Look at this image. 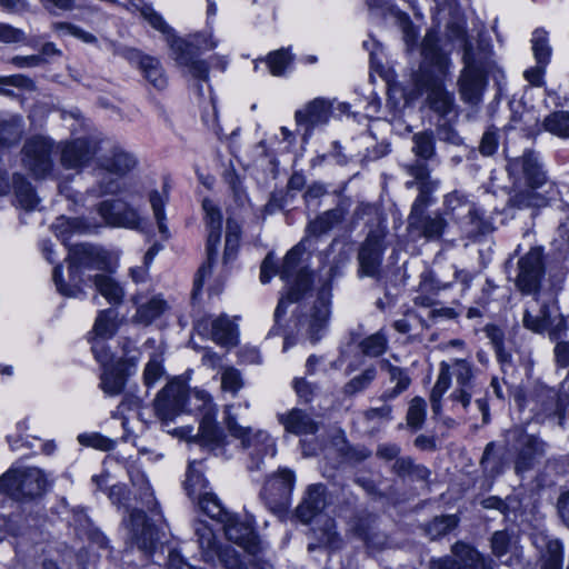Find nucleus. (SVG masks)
<instances>
[{"label":"nucleus","instance_id":"72a5a7b5","mask_svg":"<svg viewBox=\"0 0 569 569\" xmlns=\"http://www.w3.org/2000/svg\"><path fill=\"white\" fill-rule=\"evenodd\" d=\"M203 461V459L192 460L189 461L187 466L183 489L190 499H194L197 496L199 497L200 493L207 492L206 490L209 488L210 483L204 472L196 467L197 465H202Z\"/></svg>","mask_w":569,"mask_h":569},{"label":"nucleus","instance_id":"ea45409f","mask_svg":"<svg viewBox=\"0 0 569 569\" xmlns=\"http://www.w3.org/2000/svg\"><path fill=\"white\" fill-rule=\"evenodd\" d=\"M263 61L271 76L282 77L287 70L293 66L295 54L290 48H280L278 50L270 51Z\"/></svg>","mask_w":569,"mask_h":569},{"label":"nucleus","instance_id":"4468645a","mask_svg":"<svg viewBox=\"0 0 569 569\" xmlns=\"http://www.w3.org/2000/svg\"><path fill=\"white\" fill-rule=\"evenodd\" d=\"M97 212L103 222L112 228L137 230L142 219L139 210L122 199H107L97 204Z\"/></svg>","mask_w":569,"mask_h":569},{"label":"nucleus","instance_id":"7c9ffc66","mask_svg":"<svg viewBox=\"0 0 569 569\" xmlns=\"http://www.w3.org/2000/svg\"><path fill=\"white\" fill-rule=\"evenodd\" d=\"M12 188L14 197L20 204L27 211H32L37 208L40 199L38 197L36 188L29 181V179L20 173L14 172L12 176Z\"/></svg>","mask_w":569,"mask_h":569},{"label":"nucleus","instance_id":"58836bf2","mask_svg":"<svg viewBox=\"0 0 569 569\" xmlns=\"http://www.w3.org/2000/svg\"><path fill=\"white\" fill-rule=\"evenodd\" d=\"M119 329L118 312L113 308L100 310L94 320L92 332L97 338L111 339Z\"/></svg>","mask_w":569,"mask_h":569},{"label":"nucleus","instance_id":"dca6fc26","mask_svg":"<svg viewBox=\"0 0 569 569\" xmlns=\"http://www.w3.org/2000/svg\"><path fill=\"white\" fill-rule=\"evenodd\" d=\"M452 556H443L430 561V569H480L483 555L473 545L459 540L451 547Z\"/></svg>","mask_w":569,"mask_h":569},{"label":"nucleus","instance_id":"0e129e2a","mask_svg":"<svg viewBox=\"0 0 569 569\" xmlns=\"http://www.w3.org/2000/svg\"><path fill=\"white\" fill-rule=\"evenodd\" d=\"M78 440L82 446L91 447L101 451H110L114 446L112 439L99 432L90 435L81 433L78 437Z\"/></svg>","mask_w":569,"mask_h":569},{"label":"nucleus","instance_id":"49530a36","mask_svg":"<svg viewBox=\"0 0 569 569\" xmlns=\"http://www.w3.org/2000/svg\"><path fill=\"white\" fill-rule=\"evenodd\" d=\"M427 418V402L422 397L416 396L411 399L406 420L411 432L419 431Z\"/></svg>","mask_w":569,"mask_h":569},{"label":"nucleus","instance_id":"39448f33","mask_svg":"<svg viewBox=\"0 0 569 569\" xmlns=\"http://www.w3.org/2000/svg\"><path fill=\"white\" fill-rule=\"evenodd\" d=\"M201 210L207 232L204 243L207 257L206 262L199 267L194 274L192 287L193 297L202 290L207 270H210L217 262L223 230V212L219 204L209 197H204L201 201Z\"/></svg>","mask_w":569,"mask_h":569},{"label":"nucleus","instance_id":"6e6d98bb","mask_svg":"<svg viewBox=\"0 0 569 569\" xmlns=\"http://www.w3.org/2000/svg\"><path fill=\"white\" fill-rule=\"evenodd\" d=\"M223 423L233 438L241 440L244 446L250 443L251 428L239 425L237 416L230 409H226L223 412Z\"/></svg>","mask_w":569,"mask_h":569},{"label":"nucleus","instance_id":"6e6552de","mask_svg":"<svg viewBox=\"0 0 569 569\" xmlns=\"http://www.w3.org/2000/svg\"><path fill=\"white\" fill-rule=\"evenodd\" d=\"M465 67L461 70L457 86L460 99L470 107H478L483 101L489 84L486 68L475 60L473 48L468 43L463 52Z\"/></svg>","mask_w":569,"mask_h":569},{"label":"nucleus","instance_id":"052dcab7","mask_svg":"<svg viewBox=\"0 0 569 569\" xmlns=\"http://www.w3.org/2000/svg\"><path fill=\"white\" fill-rule=\"evenodd\" d=\"M491 552L497 558L506 556L511 548V535L507 529L497 530L490 539Z\"/></svg>","mask_w":569,"mask_h":569},{"label":"nucleus","instance_id":"1a4fd4ad","mask_svg":"<svg viewBox=\"0 0 569 569\" xmlns=\"http://www.w3.org/2000/svg\"><path fill=\"white\" fill-rule=\"evenodd\" d=\"M123 355L100 370L99 388L106 396L116 397L124 392L130 378L136 373L139 358L128 356L129 346L122 347Z\"/></svg>","mask_w":569,"mask_h":569},{"label":"nucleus","instance_id":"680f3d73","mask_svg":"<svg viewBox=\"0 0 569 569\" xmlns=\"http://www.w3.org/2000/svg\"><path fill=\"white\" fill-rule=\"evenodd\" d=\"M499 132L495 126L489 127L482 134L479 143V152L483 157L493 156L499 148Z\"/></svg>","mask_w":569,"mask_h":569},{"label":"nucleus","instance_id":"5701e85b","mask_svg":"<svg viewBox=\"0 0 569 569\" xmlns=\"http://www.w3.org/2000/svg\"><path fill=\"white\" fill-rule=\"evenodd\" d=\"M217 408H211L202 413L199 421L198 433L194 440L211 450L227 445V435L217 421Z\"/></svg>","mask_w":569,"mask_h":569},{"label":"nucleus","instance_id":"a878e982","mask_svg":"<svg viewBox=\"0 0 569 569\" xmlns=\"http://www.w3.org/2000/svg\"><path fill=\"white\" fill-rule=\"evenodd\" d=\"M401 481L410 483H430L431 470L423 463H417L410 456H402L398 458L391 468Z\"/></svg>","mask_w":569,"mask_h":569},{"label":"nucleus","instance_id":"f03ea898","mask_svg":"<svg viewBox=\"0 0 569 569\" xmlns=\"http://www.w3.org/2000/svg\"><path fill=\"white\" fill-rule=\"evenodd\" d=\"M198 503L201 511L220 523H222L226 539L240 547L253 559L251 566L254 569H262L263 560L262 541L257 530L256 518L247 515L244 519L236 512H230L222 505L214 492H202L199 495Z\"/></svg>","mask_w":569,"mask_h":569},{"label":"nucleus","instance_id":"5fc2aeb1","mask_svg":"<svg viewBox=\"0 0 569 569\" xmlns=\"http://www.w3.org/2000/svg\"><path fill=\"white\" fill-rule=\"evenodd\" d=\"M563 557L562 542L560 540L550 541L547 546V552L543 556L540 569H562Z\"/></svg>","mask_w":569,"mask_h":569},{"label":"nucleus","instance_id":"338daca9","mask_svg":"<svg viewBox=\"0 0 569 569\" xmlns=\"http://www.w3.org/2000/svg\"><path fill=\"white\" fill-rule=\"evenodd\" d=\"M295 303L293 301H289L288 293L284 292L278 300L273 312V325L268 332V337L278 336L280 331L283 329L282 320L287 315V310L289 305Z\"/></svg>","mask_w":569,"mask_h":569},{"label":"nucleus","instance_id":"7ed1b4c3","mask_svg":"<svg viewBox=\"0 0 569 569\" xmlns=\"http://www.w3.org/2000/svg\"><path fill=\"white\" fill-rule=\"evenodd\" d=\"M506 171L515 186H523L510 197L511 207L522 210L548 206V198L538 191L547 183L548 172L536 150L526 148L521 156L508 158Z\"/></svg>","mask_w":569,"mask_h":569},{"label":"nucleus","instance_id":"ddd939ff","mask_svg":"<svg viewBox=\"0 0 569 569\" xmlns=\"http://www.w3.org/2000/svg\"><path fill=\"white\" fill-rule=\"evenodd\" d=\"M189 402L187 381L176 377L157 393L153 407L158 418L164 420L173 417L178 411H183Z\"/></svg>","mask_w":569,"mask_h":569},{"label":"nucleus","instance_id":"13d9d810","mask_svg":"<svg viewBox=\"0 0 569 569\" xmlns=\"http://www.w3.org/2000/svg\"><path fill=\"white\" fill-rule=\"evenodd\" d=\"M523 111L512 110L510 122L515 128H519L523 131H527L530 136H536L537 133H532L536 127V119L533 117V110H528L526 104H522Z\"/></svg>","mask_w":569,"mask_h":569},{"label":"nucleus","instance_id":"423d86ee","mask_svg":"<svg viewBox=\"0 0 569 569\" xmlns=\"http://www.w3.org/2000/svg\"><path fill=\"white\" fill-rule=\"evenodd\" d=\"M172 44L174 60L180 67L188 68L193 78L200 81H208L210 77L209 63L200 59L202 50H213L217 41L211 34L196 32L186 39H178Z\"/></svg>","mask_w":569,"mask_h":569},{"label":"nucleus","instance_id":"79ce46f5","mask_svg":"<svg viewBox=\"0 0 569 569\" xmlns=\"http://www.w3.org/2000/svg\"><path fill=\"white\" fill-rule=\"evenodd\" d=\"M23 132V121L20 116L0 121V148H10L19 144Z\"/></svg>","mask_w":569,"mask_h":569},{"label":"nucleus","instance_id":"f8f14e48","mask_svg":"<svg viewBox=\"0 0 569 569\" xmlns=\"http://www.w3.org/2000/svg\"><path fill=\"white\" fill-rule=\"evenodd\" d=\"M333 116V102L325 97L309 100L301 109L295 112V121L298 130H302L301 140L308 143L316 128L327 126Z\"/></svg>","mask_w":569,"mask_h":569},{"label":"nucleus","instance_id":"c85d7f7f","mask_svg":"<svg viewBox=\"0 0 569 569\" xmlns=\"http://www.w3.org/2000/svg\"><path fill=\"white\" fill-rule=\"evenodd\" d=\"M536 129L532 133L546 131L561 139H569V110H555L547 114L542 122L536 119Z\"/></svg>","mask_w":569,"mask_h":569},{"label":"nucleus","instance_id":"0eeeda50","mask_svg":"<svg viewBox=\"0 0 569 569\" xmlns=\"http://www.w3.org/2000/svg\"><path fill=\"white\" fill-rule=\"evenodd\" d=\"M547 274V253L542 244L531 246L519 257L515 286L521 296H537L541 292Z\"/></svg>","mask_w":569,"mask_h":569},{"label":"nucleus","instance_id":"8fccbe9b","mask_svg":"<svg viewBox=\"0 0 569 569\" xmlns=\"http://www.w3.org/2000/svg\"><path fill=\"white\" fill-rule=\"evenodd\" d=\"M531 43L536 63L548 66L552 54V49L548 40V32L545 29H536Z\"/></svg>","mask_w":569,"mask_h":569},{"label":"nucleus","instance_id":"2eb2a0df","mask_svg":"<svg viewBox=\"0 0 569 569\" xmlns=\"http://www.w3.org/2000/svg\"><path fill=\"white\" fill-rule=\"evenodd\" d=\"M296 472L288 468H279L267 481L261 495L273 509H286L291 502L292 491L296 486Z\"/></svg>","mask_w":569,"mask_h":569},{"label":"nucleus","instance_id":"cd10ccee","mask_svg":"<svg viewBox=\"0 0 569 569\" xmlns=\"http://www.w3.org/2000/svg\"><path fill=\"white\" fill-rule=\"evenodd\" d=\"M284 430L296 436L313 435L318 430L317 422L306 411L292 408L280 417Z\"/></svg>","mask_w":569,"mask_h":569},{"label":"nucleus","instance_id":"4c0bfd02","mask_svg":"<svg viewBox=\"0 0 569 569\" xmlns=\"http://www.w3.org/2000/svg\"><path fill=\"white\" fill-rule=\"evenodd\" d=\"M459 522L460 518L458 515L442 513L429 520L425 525L423 530L431 540H439L458 528Z\"/></svg>","mask_w":569,"mask_h":569},{"label":"nucleus","instance_id":"6ab92c4d","mask_svg":"<svg viewBox=\"0 0 569 569\" xmlns=\"http://www.w3.org/2000/svg\"><path fill=\"white\" fill-rule=\"evenodd\" d=\"M69 281L64 280L63 266L58 263L52 269V280L58 293L64 298H77L83 293L84 269L72 258H67Z\"/></svg>","mask_w":569,"mask_h":569},{"label":"nucleus","instance_id":"de8ad7c7","mask_svg":"<svg viewBox=\"0 0 569 569\" xmlns=\"http://www.w3.org/2000/svg\"><path fill=\"white\" fill-rule=\"evenodd\" d=\"M452 375L456 377L457 386L475 387L476 367L470 359L453 358L451 359Z\"/></svg>","mask_w":569,"mask_h":569},{"label":"nucleus","instance_id":"864d4df0","mask_svg":"<svg viewBox=\"0 0 569 569\" xmlns=\"http://www.w3.org/2000/svg\"><path fill=\"white\" fill-rule=\"evenodd\" d=\"M149 201L153 210L154 219L158 224L159 232L161 234L168 233L169 229L167 226L166 203L164 198L157 189H153L149 193Z\"/></svg>","mask_w":569,"mask_h":569},{"label":"nucleus","instance_id":"c03bdc74","mask_svg":"<svg viewBox=\"0 0 569 569\" xmlns=\"http://www.w3.org/2000/svg\"><path fill=\"white\" fill-rule=\"evenodd\" d=\"M358 348L363 356L378 358L388 349L387 335L382 330L371 333L359 341Z\"/></svg>","mask_w":569,"mask_h":569},{"label":"nucleus","instance_id":"4be33fe9","mask_svg":"<svg viewBox=\"0 0 569 569\" xmlns=\"http://www.w3.org/2000/svg\"><path fill=\"white\" fill-rule=\"evenodd\" d=\"M68 254L87 270L113 271L110 253L101 247L78 243L70 247Z\"/></svg>","mask_w":569,"mask_h":569},{"label":"nucleus","instance_id":"473e14b6","mask_svg":"<svg viewBox=\"0 0 569 569\" xmlns=\"http://www.w3.org/2000/svg\"><path fill=\"white\" fill-rule=\"evenodd\" d=\"M452 383V371L451 365L447 361H441L439 363V373L436 380L435 386L430 391V405L431 409L435 413H439L442 409V398L445 393L449 390Z\"/></svg>","mask_w":569,"mask_h":569},{"label":"nucleus","instance_id":"a18cd8bd","mask_svg":"<svg viewBox=\"0 0 569 569\" xmlns=\"http://www.w3.org/2000/svg\"><path fill=\"white\" fill-rule=\"evenodd\" d=\"M306 252V247L303 241L298 242L292 248H290L280 263L282 267L281 270V280L288 281L290 276H293L301 268L302 257Z\"/></svg>","mask_w":569,"mask_h":569},{"label":"nucleus","instance_id":"69168bd1","mask_svg":"<svg viewBox=\"0 0 569 569\" xmlns=\"http://www.w3.org/2000/svg\"><path fill=\"white\" fill-rule=\"evenodd\" d=\"M200 548L202 550V558L206 562H214L218 560L220 556V549L223 548V543H221L214 535H210L209 537H201Z\"/></svg>","mask_w":569,"mask_h":569},{"label":"nucleus","instance_id":"a211bd4d","mask_svg":"<svg viewBox=\"0 0 569 569\" xmlns=\"http://www.w3.org/2000/svg\"><path fill=\"white\" fill-rule=\"evenodd\" d=\"M385 251V233L370 231L358 251L359 273L375 277L381 267Z\"/></svg>","mask_w":569,"mask_h":569},{"label":"nucleus","instance_id":"37998d69","mask_svg":"<svg viewBox=\"0 0 569 569\" xmlns=\"http://www.w3.org/2000/svg\"><path fill=\"white\" fill-rule=\"evenodd\" d=\"M468 223L471 227L469 238L472 240H481L495 230L492 222L485 217V212L477 208L475 203L471 204L468 211Z\"/></svg>","mask_w":569,"mask_h":569},{"label":"nucleus","instance_id":"b1692460","mask_svg":"<svg viewBox=\"0 0 569 569\" xmlns=\"http://www.w3.org/2000/svg\"><path fill=\"white\" fill-rule=\"evenodd\" d=\"M142 298L140 292L131 296V302L136 307L133 322L150 326L167 311L169 305L161 293L152 296L144 303L141 302Z\"/></svg>","mask_w":569,"mask_h":569},{"label":"nucleus","instance_id":"c756f323","mask_svg":"<svg viewBox=\"0 0 569 569\" xmlns=\"http://www.w3.org/2000/svg\"><path fill=\"white\" fill-rule=\"evenodd\" d=\"M211 339L219 346H237L239 343L238 326L227 315L211 321Z\"/></svg>","mask_w":569,"mask_h":569},{"label":"nucleus","instance_id":"e2e57ef3","mask_svg":"<svg viewBox=\"0 0 569 569\" xmlns=\"http://www.w3.org/2000/svg\"><path fill=\"white\" fill-rule=\"evenodd\" d=\"M56 29L60 32L72 36L73 38L79 39L84 43L92 44V43L97 42V37L93 33L84 30L83 28H81L72 22H68V21L57 22Z\"/></svg>","mask_w":569,"mask_h":569},{"label":"nucleus","instance_id":"2f4dec72","mask_svg":"<svg viewBox=\"0 0 569 569\" xmlns=\"http://www.w3.org/2000/svg\"><path fill=\"white\" fill-rule=\"evenodd\" d=\"M91 280L97 292H99L108 303L114 307L122 305L124 299V289L119 281L104 273H97Z\"/></svg>","mask_w":569,"mask_h":569},{"label":"nucleus","instance_id":"e433bc0d","mask_svg":"<svg viewBox=\"0 0 569 569\" xmlns=\"http://www.w3.org/2000/svg\"><path fill=\"white\" fill-rule=\"evenodd\" d=\"M141 17L148 21V23L153 28L154 30L159 31L161 34H163L170 50H172V44L176 43L174 41L178 39H184L183 37H180L177 34L174 28H172L162 17V14L158 11H156L151 4H144L142 8L139 9Z\"/></svg>","mask_w":569,"mask_h":569},{"label":"nucleus","instance_id":"3c124183","mask_svg":"<svg viewBox=\"0 0 569 569\" xmlns=\"http://www.w3.org/2000/svg\"><path fill=\"white\" fill-rule=\"evenodd\" d=\"M377 370L375 367L366 368L361 373L351 378L345 383L342 392L346 397H353L357 393L366 390L371 382L376 379Z\"/></svg>","mask_w":569,"mask_h":569},{"label":"nucleus","instance_id":"4d7b16f0","mask_svg":"<svg viewBox=\"0 0 569 569\" xmlns=\"http://www.w3.org/2000/svg\"><path fill=\"white\" fill-rule=\"evenodd\" d=\"M413 142L417 157L429 160L435 154L436 140L432 132L423 131L415 134Z\"/></svg>","mask_w":569,"mask_h":569},{"label":"nucleus","instance_id":"393cba45","mask_svg":"<svg viewBox=\"0 0 569 569\" xmlns=\"http://www.w3.org/2000/svg\"><path fill=\"white\" fill-rule=\"evenodd\" d=\"M137 163L134 156L120 147H113L110 154H103L97 161L99 169L119 178H123L131 172Z\"/></svg>","mask_w":569,"mask_h":569},{"label":"nucleus","instance_id":"412c9836","mask_svg":"<svg viewBox=\"0 0 569 569\" xmlns=\"http://www.w3.org/2000/svg\"><path fill=\"white\" fill-rule=\"evenodd\" d=\"M328 488L322 482L307 487L302 500L296 508V517L303 525H310L328 506Z\"/></svg>","mask_w":569,"mask_h":569},{"label":"nucleus","instance_id":"aec40b11","mask_svg":"<svg viewBox=\"0 0 569 569\" xmlns=\"http://www.w3.org/2000/svg\"><path fill=\"white\" fill-rule=\"evenodd\" d=\"M96 151L88 137L67 140L60 144V163L64 169H82L90 163Z\"/></svg>","mask_w":569,"mask_h":569},{"label":"nucleus","instance_id":"bf43d9fd","mask_svg":"<svg viewBox=\"0 0 569 569\" xmlns=\"http://www.w3.org/2000/svg\"><path fill=\"white\" fill-rule=\"evenodd\" d=\"M218 561L224 569H247L242 556L230 545H224L220 549Z\"/></svg>","mask_w":569,"mask_h":569},{"label":"nucleus","instance_id":"c9c22d12","mask_svg":"<svg viewBox=\"0 0 569 569\" xmlns=\"http://www.w3.org/2000/svg\"><path fill=\"white\" fill-rule=\"evenodd\" d=\"M480 468L483 475L491 479H495L503 473L505 459L503 456L499 452V447L496 441H490L486 445L480 459Z\"/></svg>","mask_w":569,"mask_h":569},{"label":"nucleus","instance_id":"f257e3e1","mask_svg":"<svg viewBox=\"0 0 569 569\" xmlns=\"http://www.w3.org/2000/svg\"><path fill=\"white\" fill-rule=\"evenodd\" d=\"M452 66L437 33L428 32L421 41L420 62L411 73L408 100L426 96L428 108L440 117L449 116L455 108V96L447 89V80Z\"/></svg>","mask_w":569,"mask_h":569},{"label":"nucleus","instance_id":"20e7f679","mask_svg":"<svg viewBox=\"0 0 569 569\" xmlns=\"http://www.w3.org/2000/svg\"><path fill=\"white\" fill-rule=\"evenodd\" d=\"M49 487L48 477L39 467H11L0 476V493L18 502L40 499Z\"/></svg>","mask_w":569,"mask_h":569},{"label":"nucleus","instance_id":"09e8293b","mask_svg":"<svg viewBox=\"0 0 569 569\" xmlns=\"http://www.w3.org/2000/svg\"><path fill=\"white\" fill-rule=\"evenodd\" d=\"M410 223L421 228L422 233L427 238H439L443 234L447 221L441 216L430 217L429 214H423L422 217L411 218L409 219Z\"/></svg>","mask_w":569,"mask_h":569},{"label":"nucleus","instance_id":"9b49d317","mask_svg":"<svg viewBox=\"0 0 569 569\" xmlns=\"http://www.w3.org/2000/svg\"><path fill=\"white\" fill-rule=\"evenodd\" d=\"M510 440L516 451L513 465L517 475L532 470L538 459L545 455V441L536 435L528 433L525 427L513 429Z\"/></svg>","mask_w":569,"mask_h":569},{"label":"nucleus","instance_id":"f3484780","mask_svg":"<svg viewBox=\"0 0 569 569\" xmlns=\"http://www.w3.org/2000/svg\"><path fill=\"white\" fill-rule=\"evenodd\" d=\"M128 526L131 540L139 550L152 556L158 545V528L143 509L130 510Z\"/></svg>","mask_w":569,"mask_h":569},{"label":"nucleus","instance_id":"603ef678","mask_svg":"<svg viewBox=\"0 0 569 569\" xmlns=\"http://www.w3.org/2000/svg\"><path fill=\"white\" fill-rule=\"evenodd\" d=\"M22 516L19 512H11L10 515L0 513V541L9 537L19 538L22 536L21 526Z\"/></svg>","mask_w":569,"mask_h":569},{"label":"nucleus","instance_id":"a19ab883","mask_svg":"<svg viewBox=\"0 0 569 569\" xmlns=\"http://www.w3.org/2000/svg\"><path fill=\"white\" fill-rule=\"evenodd\" d=\"M140 69L141 76L154 89L161 91L168 86V77L159 58L151 56Z\"/></svg>","mask_w":569,"mask_h":569},{"label":"nucleus","instance_id":"bb28decb","mask_svg":"<svg viewBox=\"0 0 569 569\" xmlns=\"http://www.w3.org/2000/svg\"><path fill=\"white\" fill-rule=\"evenodd\" d=\"M316 272L309 266H302L286 283L289 301L300 302L313 291Z\"/></svg>","mask_w":569,"mask_h":569},{"label":"nucleus","instance_id":"f704fd0d","mask_svg":"<svg viewBox=\"0 0 569 569\" xmlns=\"http://www.w3.org/2000/svg\"><path fill=\"white\" fill-rule=\"evenodd\" d=\"M342 218V212L338 209L326 210L308 222L306 232L309 237L319 238L331 231Z\"/></svg>","mask_w":569,"mask_h":569},{"label":"nucleus","instance_id":"774afa93","mask_svg":"<svg viewBox=\"0 0 569 569\" xmlns=\"http://www.w3.org/2000/svg\"><path fill=\"white\" fill-rule=\"evenodd\" d=\"M164 375L162 360L151 358L143 370L142 380L147 388H151Z\"/></svg>","mask_w":569,"mask_h":569},{"label":"nucleus","instance_id":"9d476101","mask_svg":"<svg viewBox=\"0 0 569 569\" xmlns=\"http://www.w3.org/2000/svg\"><path fill=\"white\" fill-rule=\"evenodd\" d=\"M53 148L54 141L47 136L34 134L26 140L22 159L33 178L40 180L51 174L54 167Z\"/></svg>","mask_w":569,"mask_h":569}]
</instances>
